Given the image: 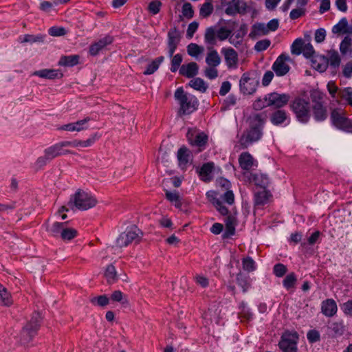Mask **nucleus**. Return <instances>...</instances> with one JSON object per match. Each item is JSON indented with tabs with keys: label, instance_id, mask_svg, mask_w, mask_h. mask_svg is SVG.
Listing matches in <instances>:
<instances>
[{
	"label": "nucleus",
	"instance_id": "21",
	"mask_svg": "<svg viewBox=\"0 0 352 352\" xmlns=\"http://www.w3.org/2000/svg\"><path fill=\"white\" fill-rule=\"evenodd\" d=\"M199 71V66L195 62H190L180 66L179 73L188 78L195 77Z\"/></svg>",
	"mask_w": 352,
	"mask_h": 352
},
{
	"label": "nucleus",
	"instance_id": "59",
	"mask_svg": "<svg viewBox=\"0 0 352 352\" xmlns=\"http://www.w3.org/2000/svg\"><path fill=\"white\" fill-rule=\"evenodd\" d=\"M339 96L349 103L352 100V87H345L338 92Z\"/></svg>",
	"mask_w": 352,
	"mask_h": 352
},
{
	"label": "nucleus",
	"instance_id": "36",
	"mask_svg": "<svg viewBox=\"0 0 352 352\" xmlns=\"http://www.w3.org/2000/svg\"><path fill=\"white\" fill-rule=\"evenodd\" d=\"M79 62V56L71 55L62 56L59 61L58 65L65 67H73L76 65Z\"/></svg>",
	"mask_w": 352,
	"mask_h": 352
},
{
	"label": "nucleus",
	"instance_id": "4",
	"mask_svg": "<svg viewBox=\"0 0 352 352\" xmlns=\"http://www.w3.org/2000/svg\"><path fill=\"white\" fill-rule=\"evenodd\" d=\"M71 202H73L78 209L86 210L95 206L97 200L90 193L79 190L71 199Z\"/></svg>",
	"mask_w": 352,
	"mask_h": 352
},
{
	"label": "nucleus",
	"instance_id": "34",
	"mask_svg": "<svg viewBox=\"0 0 352 352\" xmlns=\"http://www.w3.org/2000/svg\"><path fill=\"white\" fill-rule=\"evenodd\" d=\"M206 63L208 67H217L221 63V57L217 50L209 52L206 57Z\"/></svg>",
	"mask_w": 352,
	"mask_h": 352
},
{
	"label": "nucleus",
	"instance_id": "63",
	"mask_svg": "<svg viewBox=\"0 0 352 352\" xmlns=\"http://www.w3.org/2000/svg\"><path fill=\"white\" fill-rule=\"evenodd\" d=\"M213 205L222 215H228V209L225 206H223L221 201H220L219 199L213 198Z\"/></svg>",
	"mask_w": 352,
	"mask_h": 352
},
{
	"label": "nucleus",
	"instance_id": "40",
	"mask_svg": "<svg viewBox=\"0 0 352 352\" xmlns=\"http://www.w3.org/2000/svg\"><path fill=\"white\" fill-rule=\"evenodd\" d=\"M348 21L346 18H342L339 22L334 25L332 28V32L333 34H346V28H347Z\"/></svg>",
	"mask_w": 352,
	"mask_h": 352
},
{
	"label": "nucleus",
	"instance_id": "6",
	"mask_svg": "<svg viewBox=\"0 0 352 352\" xmlns=\"http://www.w3.org/2000/svg\"><path fill=\"white\" fill-rule=\"evenodd\" d=\"M141 235L142 232L137 227H132L119 235L116 239V246L122 248L133 242L138 243Z\"/></svg>",
	"mask_w": 352,
	"mask_h": 352
},
{
	"label": "nucleus",
	"instance_id": "38",
	"mask_svg": "<svg viewBox=\"0 0 352 352\" xmlns=\"http://www.w3.org/2000/svg\"><path fill=\"white\" fill-rule=\"evenodd\" d=\"M340 51L342 55L348 53L352 55V38L349 36H345L340 44Z\"/></svg>",
	"mask_w": 352,
	"mask_h": 352
},
{
	"label": "nucleus",
	"instance_id": "51",
	"mask_svg": "<svg viewBox=\"0 0 352 352\" xmlns=\"http://www.w3.org/2000/svg\"><path fill=\"white\" fill-rule=\"evenodd\" d=\"M268 104H269V101L267 99V94L265 96V97L263 98H259L256 99L254 102L252 106H253V109L254 110L260 111L266 107H270V105H268Z\"/></svg>",
	"mask_w": 352,
	"mask_h": 352
},
{
	"label": "nucleus",
	"instance_id": "8",
	"mask_svg": "<svg viewBox=\"0 0 352 352\" xmlns=\"http://www.w3.org/2000/svg\"><path fill=\"white\" fill-rule=\"evenodd\" d=\"M298 335L296 332H285L279 342V348L283 352H297V341Z\"/></svg>",
	"mask_w": 352,
	"mask_h": 352
},
{
	"label": "nucleus",
	"instance_id": "30",
	"mask_svg": "<svg viewBox=\"0 0 352 352\" xmlns=\"http://www.w3.org/2000/svg\"><path fill=\"white\" fill-rule=\"evenodd\" d=\"M45 35L38 34L36 35L33 34H24L19 37V41L21 43H43L45 41Z\"/></svg>",
	"mask_w": 352,
	"mask_h": 352
},
{
	"label": "nucleus",
	"instance_id": "7",
	"mask_svg": "<svg viewBox=\"0 0 352 352\" xmlns=\"http://www.w3.org/2000/svg\"><path fill=\"white\" fill-rule=\"evenodd\" d=\"M41 316L35 313L31 320L23 328L21 333V340L23 343L28 342L36 333L39 327Z\"/></svg>",
	"mask_w": 352,
	"mask_h": 352
},
{
	"label": "nucleus",
	"instance_id": "25",
	"mask_svg": "<svg viewBox=\"0 0 352 352\" xmlns=\"http://www.w3.org/2000/svg\"><path fill=\"white\" fill-rule=\"evenodd\" d=\"M313 116L316 121L322 122L325 120L328 116L327 107L324 104H317L313 105Z\"/></svg>",
	"mask_w": 352,
	"mask_h": 352
},
{
	"label": "nucleus",
	"instance_id": "9",
	"mask_svg": "<svg viewBox=\"0 0 352 352\" xmlns=\"http://www.w3.org/2000/svg\"><path fill=\"white\" fill-rule=\"evenodd\" d=\"M221 3L222 6H226L225 13L229 16L244 14L247 10V4L243 0H221Z\"/></svg>",
	"mask_w": 352,
	"mask_h": 352
},
{
	"label": "nucleus",
	"instance_id": "33",
	"mask_svg": "<svg viewBox=\"0 0 352 352\" xmlns=\"http://www.w3.org/2000/svg\"><path fill=\"white\" fill-rule=\"evenodd\" d=\"M13 300L10 293L3 285L0 284V305L10 306Z\"/></svg>",
	"mask_w": 352,
	"mask_h": 352
},
{
	"label": "nucleus",
	"instance_id": "47",
	"mask_svg": "<svg viewBox=\"0 0 352 352\" xmlns=\"http://www.w3.org/2000/svg\"><path fill=\"white\" fill-rule=\"evenodd\" d=\"M304 43L302 38H296L291 46L292 54L294 55H300L302 54Z\"/></svg>",
	"mask_w": 352,
	"mask_h": 352
},
{
	"label": "nucleus",
	"instance_id": "55",
	"mask_svg": "<svg viewBox=\"0 0 352 352\" xmlns=\"http://www.w3.org/2000/svg\"><path fill=\"white\" fill-rule=\"evenodd\" d=\"M217 38L220 41H224L227 38H229L231 34V30H228L226 27H221L219 28L217 31Z\"/></svg>",
	"mask_w": 352,
	"mask_h": 352
},
{
	"label": "nucleus",
	"instance_id": "18",
	"mask_svg": "<svg viewBox=\"0 0 352 352\" xmlns=\"http://www.w3.org/2000/svg\"><path fill=\"white\" fill-rule=\"evenodd\" d=\"M113 38L110 36H105L98 41L91 44L89 47V54L91 56H96L100 52L103 50L107 45L111 44Z\"/></svg>",
	"mask_w": 352,
	"mask_h": 352
},
{
	"label": "nucleus",
	"instance_id": "48",
	"mask_svg": "<svg viewBox=\"0 0 352 352\" xmlns=\"http://www.w3.org/2000/svg\"><path fill=\"white\" fill-rule=\"evenodd\" d=\"M203 47L198 45L196 43H190L187 47L188 54L192 57H197L198 55L204 52Z\"/></svg>",
	"mask_w": 352,
	"mask_h": 352
},
{
	"label": "nucleus",
	"instance_id": "39",
	"mask_svg": "<svg viewBox=\"0 0 352 352\" xmlns=\"http://www.w3.org/2000/svg\"><path fill=\"white\" fill-rule=\"evenodd\" d=\"M212 0H206L199 10V15L203 18L208 17L213 12Z\"/></svg>",
	"mask_w": 352,
	"mask_h": 352
},
{
	"label": "nucleus",
	"instance_id": "58",
	"mask_svg": "<svg viewBox=\"0 0 352 352\" xmlns=\"http://www.w3.org/2000/svg\"><path fill=\"white\" fill-rule=\"evenodd\" d=\"M287 272V267L282 263H277L273 267V272L277 277H283Z\"/></svg>",
	"mask_w": 352,
	"mask_h": 352
},
{
	"label": "nucleus",
	"instance_id": "5",
	"mask_svg": "<svg viewBox=\"0 0 352 352\" xmlns=\"http://www.w3.org/2000/svg\"><path fill=\"white\" fill-rule=\"evenodd\" d=\"M332 124L340 130L346 132H352V121L347 118L342 110L333 109L331 113Z\"/></svg>",
	"mask_w": 352,
	"mask_h": 352
},
{
	"label": "nucleus",
	"instance_id": "45",
	"mask_svg": "<svg viewBox=\"0 0 352 352\" xmlns=\"http://www.w3.org/2000/svg\"><path fill=\"white\" fill-rule=\"evenodd\" d=\"M297 281V277L294 272L288 274L283 280V285L285 289L289 290L293 288Z\"/></svg>",
	"mask_w": 352,
	"mask_h": 352
},
{
	"label": "nucleus",
	"instance_id": "37",
	"mask_svg": "<svg viewBox=\"0 0 352 352\" xmlns=\"http://www.w3.org/2000/svg\"><path fill=\"white\" fill-rule=\"evenodd\" d=\"M188 85L194 89L201 93H205L208 87V85L201 78H193L189 82Z\"/></svg>",
	"mask_w": 352,
	"mask_h": 352
},
{
	"label": "nucleus",
	"instance_id": "56",
	"mask_svg": "<svg viewBox=\"0 0 352 352\" xmlns=\"http://www.w3.org/2000/svg\"><path fill=\"white\" fill-rule=\"evenodd\" d=\"M77 232L73 228H67L65 226L61 232V238L64 240H71L76 236Z\"/></svg>",
	"mask_w": 352,
	"mask_h": 352
},
{
	"label": "nucleus",
	"instance_id": "62",
	"mask_svg": "<svg viewBox=\"0 0 352 352\" xmlns=\"http://www.w3.org/2000/svg\"><path fill=\"white\" fill-rule=\"evenodd\" d=\"M307 338L310 343H315L320 340V335L318 331L311 329L307 332Z\"/></svg>",
	"mask_w": 352,
	"mask_h": 352
},
{
	"label": "nucleus",
	"instance_id": "64",
	"mask_svg": "<svg viewBox=\"0 0 352 352\" xmlns=\"http://www.w3.org/2000/svg\"><path fill=\"white\" fill-rule=\"evenodd\" d=\"M219 72L216 67H207L204 70V75L210 80L215 79L218 76Z\"/></svg>",
	"mask_w": 352,
	"mask_h": 352
},
{
	"label": "nucleus",
	"instance_id": "53",
	"mask_svg": "<svg viewBox=\"0 0 352 352\" xmlns=\"http://www.w3.org/2000/svg\"><path fill=\"white\" fill-rule=\"evenodd\" d=\"M182 16L190 19L194 16V10L190 3H184L182 8Z\"/></svg>",
	"mask_w": 352,
	"mask_h": 352
},
{
	"label": "nucleus",
	"instance_id": "16",
	"mask_svg": "<svg viewBox=\"0 0 352 352\" xmlns=\"http://www.w3.org/2000/svg\"><path fill=\"white\" fill-rule=\"evenodd\" d=\"M221 54L224 56L225 62L228 68H236L238 63V54L232 47L222 48Z\"/></svg>",
	"mask_w": 352,
	"mask_h": 352
},
{
	"label": "nucleus",
	"instance_id": "19",
	"mask_svg": "<svg viewBox=\"0 0 352 352\" xmlns=\"http://www.w3.org/2000/svg\"><path fill=\"white\" fill-rule=\"evenodd\" d=\"M90 120L89 118H86L83 120H78L75 122L69 123L62 125L58 128V130L67 131H81L87 129L86 124Z\"/></svg>",
	"mask_w": 352,
	"mask_h": 352
},
{
	"label": "nucleus",
	"instance_id": "13",
	"mask_svg": "<svg viewBox=\"0 0 352 352\" xmlns=\"http://www.w3.org/2000/svg\"><path fill=\"white\" fill-rule=\"evenodd\" d=\"M258 80L250 78L246 74H243L240 81L239 86L241 92L244 94H252L256 90Z\"/></svg>",
	"mask_w": 352,
	"mask_h": 352
},
{
	"label": "nucleus",
	"instance_id": "57",
	"mask_svg": "<svg viewBox=\"0 0 352 352\" xmlns=\"http://www.w3.org/2000/svg\"><path fill=\"white\" fill-rule=\"evenodd\" d=\"M208 142V136L204 133H199L197 135H196L195 140H194V144L199 146L202 147L204 146Z\"/></svg>",
	"mask_w": 352,
	"mask_h": 352
},
{
	"label": "nucleus",
	"instance_id": "49",
	"mask_svg": "<svg viewBox=\"0 0 352 352\" xmlns=\"http://www.w3.org/2000/svg\"><path fill=\"white\" fill-rule=\"evenodd\" d=\"M329 329L334 333L335 336H342L344 331V325L342 321L332 322Z\"/></svg>",
	"mask_w": 352,
	"mask_h": 352
},
{
	"label": "nucleus",
	"instance_id": "28",
	"mask_svg": "<svg viewBox=\"0 0 352 352\" xmlns=\"http://www.w3.org/2000/svg\"><path fill=\"white\" fill-rule=\"evenodd\" d=\"M214 164L213 162H207L202 165L199 171V175L201 180L208 182L211 180V174L214 170Z\"/></svg>",
	"mask_w": 352,
	"mask_h": 352
},
{
	"label": "nucleus",
	"instance_id": "54",
	"mask_svg": "<svg viewBox=\"0 0 352 352\" xmlns=\"http://www.w3.org/2000/svg\"><path fill=\"white\" fill-rule=\"evenodd\" d=\"M239 309V315L241 318H243L247 320H250L252 318L253 314L250 311V309L246 306V304L245 302H242L240 304Z\"/></svg>",
	"mask_w": 352,
	"mask_h": 352
},
{
	"label": "nucleus",
	"instance_id": "61",
	"mask_svg": "<svg viewBox=\"0 0 352 352\" xmlns=\"http://www.w3.org/2000/svg\"><path fill=\"white\" fill-rule=\"evenodd\" d=\"M306 13L305 8H296L295 9L292 10L289 13V17L292 20L297 19L302 16H304Z\"/></svg>",
	"mask_w": 352,
	"mask_h": 352
},
{
	"label": "nucleus",
	"instance_id": "17",
	"mask_svg": "<svg viewBox=\"0 0 352 352\" xmlns=\"http://www.w3.org/2000/svg\"><path fill=\"white\" fill-rule=\"evenodd\" d=\"M162 186L166 192V197L168 200L176 206V193L175 190H170V186L176 187V178L171 177L164 179L162 182Z\"/></svg>",
	"mask_w": 352,
	"mask_h": 352
},
{
	"label": "nucleus",
	"instance_id": "20",
	"mask_svg": "<svg viewBox=\"0 0 352 352\" xmlns=\"http://www.w3.org/2000/svg\"><path fill=\"white\" fill-rule=\"evenodd\" d=\"M240 167L245 170H250L253 166H257V162L248 152H243L239 157Z\"/></svg>",
	"mask_w": 352,
	"mask_h": 352
},
{
	"label": "nucleus",
	"instance_id": "23",
	"mask_svg": "<svg viewBox=\"0 0 352 352\" xmlns=\"http://www.w3.org/2000/svg\"><path fill=\"white\" fill-rule=\"evenodd\" d=\"M321 310L324 316L327 317L333 316L338 310L336 301L331 298L324 300L322 302Z\"/></svg>",
	"mask_w": 352,
	"mask_h": 352
},
{
	"label": "nucleus",
	"instance_id": "43",
	"mask_svg": "<svg viewBox=\"0 0 352 352\" xmlns=\"http://www.w3.org/2000/svg\"><path fill=\"white\" fill-rule=\"evenodd\" d=\"M249 276L239 272L236 275V283L243 289V292H246L250 287V283L248 281Z\"/></svg>",
	"mask_w": 352,
	"mask_h": 352
},
{
	"label": "nucleus",
	"instance_id": "27",
	"mask_svg": "<svg viewBox=\"0 0 352 352\" xmlns=\"http://www.w3.org/2000/svg\"><path fill=\"white\" fill-rule=\"evenodd\" d=\"M251 179L256 186L262 189H266L270 184V179L267 175L261 173L251 175Z\"/></svg>",
	"mask_w": 352,
	"mask_h": 352
},
{
	"label": "nucleus",
	"instance_id": "41",
	"mask_svg": "<svg viewBox=\"0 0 352 352\" xmlns=\"http://www.w3.org/2000/svg\"><path fill=\"white\" fill-rule=\"evenodd\" d=\"M216 39H217V32L215 28L214 27H210L206 29L205 35H204V40L205 42L210 45H215L216 44Z\"/></svg>",
	"mask_w": 352,
	"mask_h": 352
},
{
	"label": "nucleus",
	"instance_id": "52",
	"mask_svg": "<svg viewBox=\"0 0 352 352\" xmlns=\"http://www.w3.org/2000/svg\"><path fill=\"white\" fill-rule=\"evenodd\" d=\"M65 226V223L55 222L48 228V231L54 236L60 234Z\"/></svg>",
	"mask_w": 352,
	"mask_h": 352
},
{
	"label": "nucleus",
	"instance_id": "29",
	"mask_svg": "<svg viewBox=\"0 0 352 352\" xmlns=\"http://www.w3.org/2000/svg\"><path fill=\"white\" fill-rule=\"evenodd\" d=\"M226 230L224 232V236L228 237L235 233V226L237 223L236 218L234 215H228L226 219Z\"/></svg>",
	"mask_w": 352,
	"mask_h": 352
},
{
	"label": "nucleus",
	"instance_id": "35",
	"mask_svg": "<svg viewBox=\"0 0 352 352\" xmlns=\"http://www.w3.org/2000/svg\"><path fill=\"white\" fill-rule=\"evenodd\" d=\"M271 196L270 192L266 189H262L258 191L254 195V202L257 206H263L267 201L269 197Z\"/></svg>",
	"mask_w": 352,
	"mask_h": 352
},
{
	"label": "nucleus",
	"instance_id": "46",
	"mask_svg": "<svg viewBox=\"0 0 352 352\" xmlns=\"http://www.w3.org/2000/svg\"><path fill=\"white\" fill-rule=\"evenodd\" d=\"M310 98L313 105L317 104H324V94L318 90H313L310 93Z\"/></svg>",
	"mask_w": 352,
	"mask_h": 352
},
{
	"label": "nucleus",
	"instance_id": "31",
	"mask_svg": "<svg viewBox=\"0 0 352 352\" xmlns=\"http://www.w3.org/2000/svg\"><path fill=\"white\" fill-rule=\"evenodd\" d=\"M269 32L267 25L265 23H258L252 26L250 36L251 38H255L256 36L266 35Z\"/></svg>",
	"mask_w": 352,
	"mask_h": 352
},
{
	"label": "nucleus",
	"instance_id": "32",
	"mask_svg": "<svg viewBox=\"0 0 352 352\" xmlns=\"http://www.w3.org/2000/svg\"><path fill=\"white\" fill-rule=\"evenodd\" d=\"M164 60V57L162 56L153 60L148 64L143 74L144 75H151L154 74L158 69L160 65L162 64Z\"/></svg>",
	"mask_w": 352,
	"mask_h": 352
},
{
	"label": "nucleus",
	"instance_id": "14",
	"mask_svg": "<svg viewBox=\"0 0 352 352\" xmlns=\"http://www.w3.org/2000/svg\"><path fill=\"white\" fill-rule=\"evenodd\" d=\"M267 99L270 107L273 106L276 108H281L287 104L290 96L287 94L273 92L267 94Z\"/></svg>",
	"mask_w": 352,
	"mask_h": 352
},
{
	"label": "nucleus",
	"instance_id": "2",
	"mask_svg": "<svg viewBox=\"0 0 352 352\" xmlns=\"http://www.w3.org/2000/svg\"><path fill=\"white\" fill-rule=\"evenodd\" d=\"M177 101L179 103L178 113L179 116L190 115L198 107L197 98L190 94L185 93L182 87L177 88Z\"/></svg>",
	"mask_w": 352,
	"mask_h": 352
},
{
	"label": "nucleus",
	"instance_id": "1",
	"mask_svg": "<svg viewBox=\"0 0 352 352\" xmlns=\"http://www.w3.org/2000/svg\"><path fill=\"white\" fill-rule=\"evenodd\" d=\"M265 122V116L262 113H256L250 117L249 129L243 132L238 141L241 148H248L261 139Z\"/></svg>",
	"mask_w": 352,
	"mask_h": 352
},
{
	"label": "nucleus",
	"instance_id": "22",
	"mask_svg": "<svg viewBox=\"0 0 352 352\" xmlns=\"http://www.w3.org/2000/svg\"><path fill=\"white\" fill-rule=\"evenodd\" d=\"M247 33V25L242 24L232 35L230 36L229 42L234 47H237L241 45L243 38Z\"/></svg>",
	"mask_w": 352,
	"mask_h": 352
},
{
	"label": "nucleus",
	"instance_id": "15",
	"mask_svg": "<svg viewBox=\"0 0 352 352\" xmlns=\"http://www.w3.org/2000/svg\"><path fill=\"white\" fill-rule=\"evenodd\" d=\"M168 56L171 58V67L170 70L173 72H176V56H173L176 49V28L171 29L168 32Z\"/></svg>",
	"mask_w": 352,
	"mask_h": 352
},
{
	"label": "nucleus",
	"instance_id": "12",
	"mask_svg": "<svg viewBox=\"0 0 352 352\" xmlns=\"http://www.w3.org/2000/svg\"><path fill=\"white\" fill-rule=\"evenodd\" d=\"M65 147H67L66 141H62L47 148L44 151L46 158L52 160L59 155L72 153L71 151L65 149Z\"/></svg>",
	"mask_w": 352,
	"mask_h": 352
},
{
	"label": "nucleus",
	"instance_id": "24",
	"mask_svg": "<svg viewBox=\"0 0 352 352\" xmlns=\"http://www.w3.org/2000/svg\"><path fill=\"white\" fill-rule=\"evenodd\" d=\"M33 75L47 79L59 78L63 76L62 73L59 70L53 69H44L35 71Z\"/></svg>",
	"mask_w": 352,
	"mask_h": 352
},
{
	"label": "nucleus",
	"instance_id": "50",
	"mask_svg": "<svg viewBox=\"0 0 352 352\" xmlns=\"http://www.w3.org/2000/svg\"><path fill=\"white\" fill-rule=\"evenodd\" d=\"M243 268L248 272H253L256 270V263L254 261L250 256L243 258L242 260Z\"/></svg>",
	"mask_w": 352,
	"mask_h": 352
},
{
	"label": "nucleus",
	"instance_id": "10",
	"mask_svg": "<svg viewBox=\"0 0 352 352\" xmlns=\"http://www.w3.org/2000/svg\"><path fill=\"white\" fill-rule=\"evenodd\" d=\"M289 61H291V58L288 54H281L278 56L272 67L277 76H283L289 72L290 67L287 62Z\"/></svg>",
	"mask_w": 352,
	"mask_h": 352
},
{
	"label": "nucleus",
	"instance_id": "42",
	"mask_svg": "<svg viewBox=\"0 0 352 352\" xmlns=\"http://www.w3.org/2000/svg\"><path fill=\"white\" fill-rule=\"evenodd\" d=\"M105 278L109 283H115L118 279L117 272L113 265H109L107 267L104 272Z\"/></svg>",
	"mask_w": 352,
	"mask_h": 352
},
{
	"label": "nucleus",
	"instance_id": "26",
	"mask_svg": "<svg viewBox=\"0 0 352 352\" xmlns=\"http://www.w3.org/2000/svg\"><path fill=\"white\" fill-rule=\"evenodd\" d=\"M287 119V113L282 109L276 110L270 116L271 122L276 126L283 124Z\"/></svg>",
	"mask_w": 352,
	"mask_h": 352
},
{
	"label": "nucleus",
	"instance_id": "3",
	"mask_svg": "<svg viewBox=\"0 0 352 352\" xmlns=\"http://www.w3.org/2000/svg\"><path fill=\"white\" fill-rule=\"evenodd\" d=\"M292 111L296 119L302 123H307L311 118V107L308 100L302 98H296L290 104Z\"/></svg>",
	"mask_w": 352,
	"mask_h": 352
},
{
	"label": "nucleus",
	"instance_id": "11",
	"mask_svg": "<svg viewBox=\"0 0 352 352\" xmlns=\"http://www.w3.org/2000/svg\"><path fill=\"white\" fill-rule=\"evenodd\" d=\"M177 161L179 168L182 170H186L193 161L192 151L184 146L180 147L177 151Z\"/></svg>",
	"mask_w": 352,
	"mask_h": 352
},
{
	"label": "nucleus",
	"instance_id": "44",
	"mask_svg": "<svg viewBox=\"0 0 352 352\" xmlns=\"http://www.w3.org/2000/svg\"><path fill=\"white\" fill-rule=\"evenodd\" d=\"M340 61L341 60L337 51L331 50L329 52V58L327 62H328L331 67L334 68L339 67Z\"/></svg>",
	"mask_w": 352,
	"mask_h": 352
},
{
	"label": "nucleus",
	"instance_id": "60",
	"mask_svg": "<svg viewBox=\"0 0 352 352\" xmlns=\"http://www.w3.org/2000/svg\"><path fill=\"white\" fill-rule=\"evenodd\" d=\"M271 44V41L269 39H263L258 41L254 45V50L256 52H263L267 50Z\"/></svg>",
	"mask_w": 352,
	"mask_h": 352
}]
</instances>
